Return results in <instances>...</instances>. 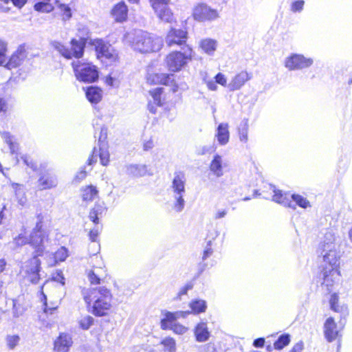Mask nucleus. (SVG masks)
<instances>
[{"mask_svg":"<svg viewBox=\"0 0 352 352\" xmlns=\"http://www.w3.org/2000/svg\"><path fill=\"white\" fill-rule=\"evenodd\" d=\"M314 64L311 58L306 57L301 54H292L286 57L284 61L285 67L289 71L302 70L310 67Z\"/></svg>","mask_w":352,"mask_h":352,"instance_id":"12","label":"nucleus"},{"mask_svg":"<svg viewBox=\"0 0 352 352\" xmlns=\"http://www.w3.org/2000/svg\"><path fill=\"white\" fill-rule=\"evenodd\" d=\"M105 207L103 204H97L94 206V207L90 210L89 218V219L95 224H99V218L102 217L103 213L105 212Z\"/></svg>","mask_w":352,"mask_h":352,"instance_id":"32","label":"nucleus"},{"mask_svg":"<svg viewBox=\"0 0 352 352\" xmlns=\"http://www.w3.org/2000/svg\"><path fill=\"white\" fill-rule=\"evenodd\" d=\"M304 349V343L302 341H299L296 344H294V346L292 347V349L289 352H302Z\"/></svg>","mask_w":352,"mask_h":352,"instance_id":"58","label":"nucleus"},{"mask_svg":"<svg viewBox=\"0 0 352 352\" xmlns=\"http://www.w3.org/2000/svg\"><path fill=\"white\" fill-rule=\"evenodd\" d=\"M85 302L92 305V314L96 316L107 314L112 307L113 295L109 289L104 286H98L90 289H84L82 292Z\"/></svg>","mask_w":352,"mask_h":352,"instance_id":"1","label":"nucleus"},{"mask_svg":"<svg viewBox=\"0 0 352 352\" xmlns=\"http://www.w3.org/2000/svg\"><path fill=\"white\" fill-rule=\"evenodd\" d=\"M210 243L211 241H209L208 243L207 247L206 248L205 250L204 251L202 259L206 260L207 258L210 256L213 252L212 249L210 248Z\"/></svg>","mask_w":352,"mask_h":352,"instance_id":"60","label":"nucleus"},{"mask_svg":"<svg viewBox=\"0 0 352 352\" xmlns=\"http://www.w3.org/2000/svg\"><path fill=\"white\" fill-rule=\"evenodd\" d=\"M21 159L23 160L24 164L26 166H29L30 168H31L33 170L36 169L37 166H36V164L32 160H30L29 158L28 157V156H26V155L22 156Z\"/></svg>","mask_w":352,"mask_h":352,"instance_id":"57","label":"nucleus"},{"mask_svg":"<svg viewBox=\"0 0 352 352\" xmlns=\"http://www.w3.org/2000/svg\"><path fill=\"white\" fill-rule=\"evenodd\" d=\"M252 78V74L247 71H241L236 74L228 84L230 91H234L240 89L246 82Z\"/></svg>","mask_w":352,"mask_h":352,"instance_id":"17","label":"nucleus"},{"mask_svg":"<svg viewBox=\"0 0 352 352\" xmlns=\"http://www.w3.org/2000/svg\"><path fill=\"white\" fill-rule=\"evenodd\" d=\"M23 313V309H21L14 302L13 304V315L14 317H19Z\"/></svg>","mask_w":352,"mask_h":352,"instance_id":"61","label":"nucleus"},{"mask_svg":"<svg viewBox=\"0 0 352 352\" xmlns=\"http://www.w3.org/2000/svg\"><path fill=\"white\" fill-rule=\"evenodd\" d=\"M10 109L8 99L0 98V113L5 115Z\"/></svg>","mask_w":352,"mask_h":352,"instance_id":"51","label":"nucleus"},{"mask_svg":"<svg viewBox=\"0 0 352 352\" xmlns=\"http://www.w3.org/2000/svg\"><path fill=\"white\" fill-rule=\"evenodd\" d=\"M182 52H172L166 56L165 65L170 72H177L181 71L192 60V48L186 45L182 47Z\"/></svg>","mask_w":352,"mask_h":352,"instance_id":"5","label":"nucleus"},{"mask_svg":"<svg viewBox=\"0 0 352 352\" xmlns=\"http://www.w3.org/2000/svg\"><path fill=\"white\" fill-rule=\"evenodd\" d=\"M43 216L39 214L37 215L38 221L30 234L29 243L35 248L37 256H41L43 253L44 243L47 240L46 232L42 229Z\"/></svg>","mask_w":352,"mask_h":352,"instance_id":"8","label":"nucleus"},{"mask_svg":"<svg viewBox=\"0 0 352 352\" xmlns=\"http://www.w3.org/2000/svg\"><path fill=\"white\" fill-rule=\"evenodd\" d=\"M111 14L118 22L126 21L128 16V8L124 2L121 1L116 4L111 10Z\"/></svg>","mask_w":352,"mask_h":352,"instance_id":"22","label":"nucleus"},{"mask_svg":"<svg viewBox=\"0 0 352 352\" xmlns=\"http://www.w3.org/2000/svg\"><path fill=\"white\" fill-rule=\"evenodd\" d=\"M38 187L41 190L54 188L58 184L56 176L50 173H45L38 179Z\"/></svg>","mask_w":352,"mask_h":352,"instance_id":"20","label":"nucleus"},{"mask_svg":"<svg viewBox=\"0 0 352 352\" xmlns=\"http://www.w3.org/2000/svg\"><path fill=\"white\" fill-rule=\"evenodd\" d=\"M186 184V174L181 170L174 172L170 188L175 199L173 208L177 212H181L185 206Z\"/></svg>","mask_w":352,"mask_h":352,"instance_id":"4","label":"nucleus"},{"mask_svg":"<svg viewBox=\"0 0 352 352\" xmlns=\"http://www.w3.org/2000/svg\"><path fill=\"white\" fill-rule=\"evenodd\" d=\"M215 81L217 83L222 85V86H227L228 87V85H227V80H226V78L225 77V76L221 74V73H218L215 77Z\"/></svg>","mask_w":352,"mask_h":352,"instance_id":"55","label":"nucleus"},{"mask_svg":"<svg viewBox=\"0 0 352 352\" xmlns=\"http://www.w3.org/2000/svg\"><path fill=\"white\" fill-rule=\"evenodd\" d=\"M274 193L273 196V201L283 205L285 207L292 208L295 209V205L292 203L291 195L287 192H283L280 190H276L274 186L271 187Z\"/></svg>","mask_w":352,"mask_h":352,"instance_id":"19","label":"nucleus"},{"mask_svg":"<svg viewBox=\"0 0 352 352\" xmlns=\"http://www.w3.org/2000/svg\"><path fill=\"white\" fill-rule=\"evenodd\" d=\"M1 135L6 143L8 144L11 153H16L19 150V145L13 141V138L10 134L8 132H3Z\"/></svg>","mask_w":352,"mask_h":352,"instance_id":"37","label":"nucleus"},{"mask_svg":"<svg viewBox=\"0 0 352 352\" xmlns=\"http://www.w3.org/2000/svg\"><path fill=\"white\" fill-rule=\"evenodd\" d=\"M290 342L289 336L287 334L281 335L274 342V348L280 350L287 346Z\"/></svg>","mask_w":352,"mask_h":352,"instance_id":"46","label":"nucleus"},{"mask_svg":"<svg viewBox=\"0 0 352 352\" xmlns=\"http://www.w3.org/2000/svg\"><path fill=\"white\" fill-rule=\"evenodd\" d=\"M98 195V190L95 186H88L82 190V197L84 201H91Z\"/></svg>","mask_w":352,"mask_h":352,"instance_id":"34","label":"nucleus"},{"mask_svg":"<svg viewBox=\"0 0 352 352\" xmlns=\"http://www.w3.org/2000/svg\"><path fill=\"white\" fill-rule=\"evenodd\" d=\"M7 52V44L3 40L0 39V65H3L6 62V52Z\"/></svg>","mask_w":352,"mask_h":352,"instance_id":"47","label":"nucleus"},{"mask_svg":"<svg viewBox=\"0 0 352 352\" xmlns=\"http://www.w3.org/2000/svg\"><path fill=\"white\" fill-rule=\"evenodd\" d=\"M101 228L98 225H96L95 227L91 229L89 233V239L92 242H95L97 240L98 236L100 231Z\"/></svg>","mask_w":352,"mask_h":352,"instance_id":"54","label":"nucleus"},{"mask_svg":"<svg viewBox=\"0 0 352 352\" xmlns=\"http://www.w3.org/2000/svg\"><path fill=\"white\" fill-rule=\"evenodd\" d=\"M77 80L84 82H94L98 78L97 67L91 63L82 62L79 60L72 63Z\"/></svg>","mask_w":352,"mask_h":352,"instance_id":"6","label":"nucleus"},{"mask_svg":"<svg viewBox=\"0 0 352 352\" xmlns=\"http://www.w3.org/2000/svg\"><path fill=\"white\" fill-rule=\"evenodd\" d=\"M188 39V32L182 29L171 28L165 38V43L168 47H185Z\"/></svg>","mask_w":352,"mask_h":352,"instance_id":"14","label":"nucleus"},{"mask_svg":"<svg viewBox=\"0 0 352 352\" xmlns=\"http://www.w3.org/2000/svg\"><path fill=\"white\" fill-rule=\"evenodd\" d=\"M339 296L337 294L334 293L331 296L329 303L331 309L336 312L345 313L347 311V307L345 306L340 307L338 305Z\"/></svg>","mask_w":352,"mask_h":352,"instance_id":"36","label":"nucleus"},{"mask_svg":"<svg viewBox=\"0 0 352 352\" xmlns=\"http://www.w3.org/2000/svg\"><path fill=\"white\" fill-rule=\"evenodd\" d=\"M171 330L176 334L183 335L187 332L188 328L182 324L175 322L174 324H171Z\"/></svg>","mask_w":352,"mask_h":352,"instance_id":"48","label":"nucleus"},{"mask_svg":"<svg viewBox=\"0 0 352 352\" xmlns=\"http://www.w3.org/2000/svg\"><path fill=\"white\" fill-rule=\"evenodd\" d=\"M126 38L131 43V46L135 50L142 53L158 51L162 45L161 38L141 30L127 34Z\"/></svg>","mask_w":352,"mask_h":352,"instance_id":"3","label":"nucleus"},{"mask_svg":"<svg viewBox=\"0 0 352 352\" xmlns=\"http://www.w3.org/2000/svg\"><path fill=\"white\" fill-rule=\"evenodd\" d=\"M58 1L59 0H41L34 5V9L38 12H50L54 10V4Z\"/></svg>","mask_w":352,"mask_h":352,"instance_id":"33","label":"nucleus"},{"mask_svg":"<svg viewBox=\"0 0 352 352\" xmlns=\"http://www.w3.org/2000/svg\"><path fill=\"white\" fill-rule=\"evenodd\" d=\"M37 254L31 259L26 261L22 266L21 273L25 278L33 284H36L40 280L41 261Z\"/></svg>","mask_w":352,"mask_h":352,"instance_id":"11","label":"nucleus"},{"mask_svg":"<svg viewBox=\"0 0 352 352\" xmlns=\"http://www.w3.org/2000/svg\"><path fill=\"white\" fill-rule=\"evenodd\" d=\"M239 140L246 143L248 140V124L247 120L243 121L239 127Z\"/></svg>","mask_w":352,"mask_h":352,"instance_id":"40","label":"nucleus"},{"mask_svg":"<svg viewBox=\"0 0 352 352\" xmlns=\"http://www.w3.org/2000/svg\"><path fill=\"white\" fill-rule=\"evenodd\" d=\"M89 43L94 47L98 58H105L110 63L117 60L118 53L109 43L102 39L96 38L90 40Z\"/></svg>","mask_w":352,"mask_h":352,"instance_id":"9","label":"nucleus"},{"mask_svg":"<svg viewBox=\"0 0 352 352\" xmlns=\"http://www.w3.org/2000/svg\"><path fill=\"white\" fill-rule=\"evenodd\" d=\"M157 17L162 21L170 23L173 13L168 5L170 0H148Z\"/></svg>","mask_w":352,"mask_h":352,"instance_id":"13","label":"nucleus"},{"mask_svg":"<svg viewBox=\"0 0 352 352\" xmlns=\"http://www.w3.org/2000/svg\"><path fill=\"white\" fill-rule=\"evenodd\" d=\"M189 307L191 309L188 311L190 314H199L206 311L207 302L204 300L195 299L189 303Z\"/></svg>","mask_w":352,"mask_h":352,"instance_id":"31","label":"nucleus"},{"mask_svg":"<svg viewBox=\"0 0 352 352\" xmlns=\"http://www.w3.org/2000/svg\"><path fill=\"white\" fill-rule=\"evenodd\" d=\"M335 234L332 231H327L324 236V240L320 244V249H325L327 246L331 245H338L335 242Z\"/></svg>","mask_w":352,"mask_h":352,"instance_id":"39","label":"nucleus"},{"mask_svg":"<svg viewBox=\"0 0 352 352\" xmlns=\"http://www.w3.org/2000/svg\"><path fill=\"white\" fill-rule=\"evenodd\" d=\"M199 352H217L214 344L209 342L199 347Z\"/></svg>","mask_w":352,"mask_h":352,"instance_id":"53","label":"nucleus"},{"mask_svg":"<svg viewBox=\"0 0 352 352\" xmlns=\"http://www.w3.org/2000/svg\"><path fill=\"white\" fill-rule=\"evenodd\" d=\"M163 90L164 88L157 87L149 91L153 98V103L157 107H160L162 105L161 95L163 92Z\"/></svg>","mask_w":352,"mask_h":352,"instance_id":"42","label":"nucleus"},{"mask_svg":"<svg viewBox=\"0 0 352 352\" xmlns=\"http://www.w3.org/2000/svg\"><path fill=\"white\" fill-rule=\"evenodd\" d=\"M86 97L91 103L97 104L102 99V90L98 87L91 86L86 91Z\"/></svg>","mask_w":352,"mask_h":352,"instance_id":"30","label":"nucleus"},{"mask_svg":"<svg viewBox=\"0 0 352 352\" xmlns=\"http://www.w3.org/2000/svg\"><path fill=\"white\" fill-rule=\"evenodd\" d=\"M98 154L100 157L101 164L107 166L109 162V153L107 148L105 147L104 144L100 146L99 151H98Z\"/></svg>","mask_w":352,"mask_h":352,"instance_id":"43","label":"nucleus"},{"mask_svg":"<svg viewBox=\"0 0 352 352\" xmlns=\"http://www.w3.org/2000/svg\"><path fill=\"white\" fill-rule=\"evenodd\" d=\"M58 6L61 12L63 13V19H69L72 16L71 9L67 6L64 4H60Z\"/></svg>","mask_w":352,"mask_h":352,"instance_id":"52","label":"nucleus"},{"mask_svg":"<svg viewBox=\"0 0 352 352\" xmlns=\"http://www.w3.org/2000/svg\"><path fill=\"white\" fill-rule=\"evenodd\" d=\"M192 288V285L191 284H187L182 287L177 294V298L181 299L182 296L187 294L188 291L190 290Z\"/></svg>","mask_w":352,"mask_h":352,"instance_id":"56","label":"nucleus"},{"mask_svg":"<svg viewBox=\"0 0 352 352\" xmlns=\"http://www.w3.org/2000/svg\"><path fill=\"white\" fill-rule=\"evenodd\" d=\"M26 241H27L26 239L24 236H21V235H19L17 238H16L14 239V243L17 246L23 245V244H25L26 243Z\"/></svg>","mask_w":352,"mask_h":352,"instance_id":"63","label":"nucleus"},{"mask_svg":"<svg viewBox=\"0 0 352 352\" xmlns=\"http://www.w3.org/2000/svg\"><path fill=\"white\" fill-rule=\"evenodd\" d=\"M323 256L324 265L321 274L322 276V284L327 287H331L338 280L340 271V250L338 245H331L325 249H321Z\"/></svg>","mask_w":352,"mask_h":352,"instance_id":"2","label":"nucleus"},{"mask_svg":"<svg viewBox=\"0 0 352 352\" xmlns=\"http://www.w3.org/2000/svg\"><path fill=\"white\" fill-rule=\"evenodd\" d=\"M126 173L133 177H142L146 175L147 168L143 164H127L125 166Z\"/></svg>","mask_w":352,"mask_h":352,"instance_id":"27","label":"nucleus"},{"mask_svg":"<svg viewBox=\"0 0 352 352\" xmlns=\"http://www.w3.org/2000/svg\"><path fill=\"white\" fill-rule=\"evenodd\" d=\"M189 314H190L189 311H175V312L166 311L165 313V315H164L165 317L164 318L166 319L167 321L170 322V324H174V323H175V320L177 318H186Z\"/></svg>","mask_w":352,"mask_h":352,"instance_id":"35","label":"nucleus"},{"mask_svg":"<svg viewBox=\"0 0 352 352\" xmlns=\"http://www.w3.org/2000/svg\"><path fill=\"white\" fill-rule=\"evenodd\" d=\"M98 156V150L96 149V148H94L91 155L88 159V164L92 165L93 164L96 163L97 162Z\"/></svg>","mask_w":352,"mask_h":352,"instance_id":"59","label":"nucleus"},{"mask_svg":"<svg viewBox=\"0 0 352 352\" xmlns=\"http://www.w3.org/2000/svg\"><path fill=\"white\" fill-rule=\"evenodd\" d=\"M173 75L167 74H148L146 76L147 82L150 85H168L171 81Z\"/></svg>","mask_w":352,"mask_h":352,"instance_id":"23","label":"nucleus"},{"mask_svg":"<svg viewBox=\"0 0 352 352\" xmlns=\"http://www.w3.org/2000/svg\"><path fill=\"white\" fill-rule=\"evenodd\" d=\"M192 16L199 22L212 21L219 17L217 10L214 9L205 3L196 4L192 9Z\"/></svg>","mask_w":352,"mask_h":352,"instance_id":"10","label":"nucleus"},{"mask_svg":"<svg viewBox=\"0 0 352 352\" xmlns=\"http://www.w3.org/2000/svg\"><path fill=\"white\" fill-rule=\"evenodd\" d=\"M305 1L303 0H298L292 3L291 10L294 12H300L303 10Z\"/></svg>","mask_w":352,"mask_h":352,"instance_id":"50","label":"nucleus"},{"mask_svg":"<svg viewBox=\"0 0 352 352\" xmlns=\"http://www.w3.org/2000/svg\"><path fill=\"white\" fill-rule=\"evenodd\" d=\"M72 344V336L67 333H60L54 342V350L55 352H69Z\"/></svg>","mask_w":352,"mask_h":352,"instance_id":"16","label":"nucleus"},{"mask_svg":"<svg viewBox=\"0 0 352 352\" xmlns=\"http://www.w3.org/2000/svg\"><path fill=\"white\" fill-rule=\"evenodd\" d=\"M217 42L214 39L204 38L200 41L199 47L208 55H213L217 50Z\"/></svg>","mask_w":352,"mask_h":352,"instance_id":"28","label":"nucleus"},{"mask_svg":"<svg viewBox=\"0 0 352 352\" xmlns=\"http://www.w3.org/2000/svg\"><path fill=\"white\" fill-rule=\"evenodd\" d=\"M107 276L106 270L102 267H94L87 272V277L91 284H100V280Z\"/></svg>","mask_w":352,"mask_h":352,"instance_id":"21","label":"nucleus"},{"mask_svg":"<svg viewBox=\"0 0 352 352\" xmlns=\"http://www.w3.org/2000/svg\"><path fill=\"white\" fill-rule=\"evenodd\" d=\"M68 257V250L65 247L60 248L54 254V263L65 261Z\"/></svg>","mask_w":352,"mask_h":352,"instance_id":"44","label":"nucleus"},{"mask_svg":"<svg viewBox=\"0 0 352 352\" xmlns=\"http://www.w3.org/2000/svg\"><path fill=\"white\" fill-rule=\"evenodd\" d=\"M53 47L63 56L67 59L72 58H80L84 54L86 39L80 38L79 40L73 38L70 42V48H68L58 41L52 43Z\"/></svg>","mask_w":352,"mask_h":352,"instance_id":"7","label":"nucleus"},{"mask_svg":"<svg viewBox=\"0 0 352 352\" xmlns=\"http://www.w3.org/2000/svg\"><path fill=\"white\" fill-rule=\"evenodd\" d=\"M20 338L16 335L8 336L6 338L7 344L10 349H13L19 343Z\"/></svg>","mask_w":352,"mask_h":352,"instance_id":"49","label":"nucleus"},{"mask_svg":"<svg viewBox=\"0 0 352 352\" xmlns=\"http://www.w3.org/2000/svg\"><path fill=\"white\" fill-rule=\"evenodd\" d=\"M27 57V52L24 47L20 46L2 65L8 69H12L19 66Z\"/></svg>","mask_w":352,"mask_h":352,"instance_id":"15","label":"nucleus"},{"mask_svg":"<svg viewBox=\"0 0 352 352\" xmlns=\"http://www.w3.org/2000/svg\"><path fill=\"white\" fill-rule=\"evenodd\" d=\"M161 344L164 346L165 352L176 351V342L175 340L172 338H165L162 340Z\"/></svg>","mask_w":352,"mask_h":352,"instance_id":"41","label":"nucleus"},{"mask_svg":"<svg viewBox=\"0 0 352 352\" xmlns=\"http://www.w3.org/2000/svg\"><path fill=\"white\" fill-rule=\"evenodd\" d=\"M86 171L84 169L80 170L79 172L77 173L76 175V179L80 182L84 179L86 177Z\"/></svg>","mask_w":352,"mask_h":352,"instance_id":"64","label":"nucleus"},{"mask_svg":"<svg viewBox=\"0 0 352 352\" xmlns=\"http://www.w3.org/2000/svg\"><path fill=\"white\" fill-rule=\"evenodd\" d=\"M228 213V210L226 209H221L217 210V212L214 214V219H222L226 217V215Z\"/></svg>","mask_w":352,"mask_h":352,"instance_id":"62","label":"nucleus"},{"mask_svg":"<svg viewBox=\"0 0 352 352\" xmlns=\"http://www.w3.org/2000/svg\"><path fill=\"white\" fill-rule=\"evenodd\" d=\"M209 169L217 177H221L223 175V162L221 155H215L213 157L210 164Z\"/></svg>","mask_w":352,"mask_h":352,"instance_id":"24","label":"nucleus"},{"mask_svg":"<svg viewBox=\"0 0 352 352\" xmlns=\"http://www.w3.org/2000/svg\"><path fill=\"white\" fill-rule=\"evenodd\" d=\"M194 335L197 342H207L210 337L207 322L204 321L199 322L194 329Z\"/></svg>","mask_w":352,"mask_h":352,"instance_id":"18","label":"nucleus"},{"mask_svg":"<svg viewBox=\"0 0 352 352\" xmlns=\"http://www.w3.org/2000/svg\"><path fill=\"white\" fill-rule=\"evenodd\" d=\"M324 336L329 342H332L338 336L337 325L333 318H329L324 323Z\"/></svg>","mask_w":352,"mask_h":352,"instance_id":"25","label":"nucleus"},{"mask_svg":"<svg viewBox=\"0 0 352 352\" xmlns=\"http://www.w3.org/2000/svg\"><path fill=\"white\" fill-rule=\"evenodd\" d=\"M11 186L14 192L18 204L21 206H25L27 197L23 186L17 183L11 182Z\"/></svg>","mask_w":352,"mask_h":352,"instance_id":"29","label":"nucleus"},{"mask_svg":"<svg viewBox=\"0 0 352 352\" xmlns=\"http://www.w3.org/2000/svg\"><path fill=\"white\" fill-rule=\"evenodd\" d=\"M94 318L91 316H85L80 319L78 324L80 327L83 330H87L93 325Z\"/></svg>","mask_w":352,"mask_h":352,"instance_id":"45","label":"nucleus"},{"mask_svg":"<svg viewBox=\"0 0 352 352\" xmlns=\"http://www.w3.org/2000/svg\"><path fill=\"white\" fill-rule=\"evenodd\" d=\"M291 198L292 202H295V206L298 205L305 209L311 207L310 202L305 197H303L300 195L293 194L291 195Z\"/></svg>","mask_w":352,"mask_h":352,"instance_id":"38","label":"nucleus"},{"mask_svg":"<svg viewBox=\"0 0 352 352\" xmlns=\"http://www.w3.org/2000/svg\"><path fill=\"white\" fill-rule=\"evenodd\" d=\"M215 137L220 145H226L228 144L230 140V133L227 123H221L219 124Z\"/></svg>","mask_w":352,"mask_h":352,"instance_id":"26","label":"nucleus"}]
</instances>
